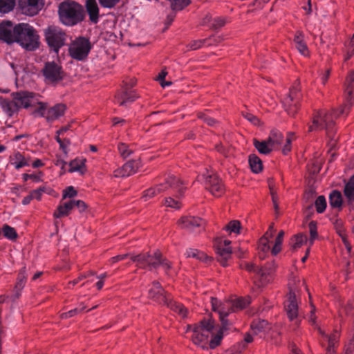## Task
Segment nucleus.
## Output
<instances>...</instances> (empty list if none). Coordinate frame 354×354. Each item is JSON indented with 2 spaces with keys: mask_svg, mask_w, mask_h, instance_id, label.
Instances as JSON below:
<instances>
[{
  "mask_svg": "<svg viewBox=\"0 0 354 354\" xmlns=\"http://www.w3.org/2000/svg\"><path fill=\"white\" fill-rule=\"evenodd\" d=\"M12 100L3 99L0 104L9 116H12L20 109H27L33 106L35 103V94L28 91H19L12 94Z\"/></svg>",
  "mask_w": 354,
  "mask_h": 354,
  "instance_id": "nucleus-1",
  "label": "nucleus"
},
{
  "mask_svg": "<svg viewBox=\"0 0 354 354\" xmlns=\"http://www.w3.org/2000/svg\"><path fill=\"white\" fill-rule=\"evenodd\" d=\"M61 21L66 26H74L84 19L82 6L75 1H64L59 6Z\"/></svg>",
  "mask_w": 354,
  "mask_h": 354,
  "instance_id": "nucleus-2",
  "label": "nucleus"
},
{
  "mask_svg": "<svg viewBox=\"0 0 354 354\" xmlns=\"http://www.w3.org/2000/svg\"><path fill=\"white\" fill-rule=\"evenodd\" d=\"M149 297L157 302L166 304L182 318L187 317V309L183 304L169 299L158 282L153 283L152 287L149 290Z\"/></svg>",
  "mask_w": 354,
  "mask_h": 354,
  "instance_id": "nucleus-3",
  "label": "nucleus"
},
{
  "mask_svg": "<svg viewBox=\"0 0 354 354\" xmlns=\"http://www.w3.org/2000/svg\"><path fill=\"white\" fill-rule=\"evenodd\" d=\"M19 33L16 39L18 43L24 49L32 51L39 48V36L35 28L28 24H18Z\"/></svg>",
  "mask_w": 354,
  "mask_h": 354,
  "instance_id": "nucleus-4",
  "label": "nucleus"
},
{
  "mask_svg": "<svg viewBox=\"0 0 354 354\" xmlns=\"http://www.w3.org/2000/svg\"><path fill=\"white\" fill-rule=\"evenodd\" d=\"M170 189L176 192L180 196L183 195L185 190L180 180L173 175L169 176L164 183H161L156 187H151L146 190L142 198L145 201H147L156 195Z\"/></svg>",
  "mask_w": 354,
  "mask_h": 354,
  "instance_id": "nucleus-5",
  "label": "nucleus"
},
{
  "mask_svg": "<svg viewBox=\"0 0 354 354\" xmlns=\"http://www.w3.org/2000/svg\"><path fill=\"white\" fill-rule=\"evenodd\" d=\"M214 323L211 320H203L193 328L192 342L203 349L207 348L209 337L212 333Z\"/></svg>",
  "mask_w": 354,
  "mask_h": 354,
  "instance_id": "nucleus-6",
  "label": "nucleus"
},
{
  "mask_svg": "<svg viewBox=\"0 0 354 354\" xmlns=\"http://www.w3.org/2000/svg\"><path fill=\"white\" fill-rule=\"evenodd\" d=\"M92 44L88 38L78 37L72 40L68 45V55L75 60H85L91 50Z\"/></svg>",
  "mask_w": 354,
  "mask_h": 354,
  "instance_id": "nucleus-7",
  "label": "nucleus"
},
{
  "mask_svg": "<svg viewBox=\"0 0 354 354\" xmlns=\"http://www.w3.org/2000/svg\"><path fill=\"white\" fill-rule=\"evenodd\" d=\"M240 267L249 272H256L258 274V281L255 282V286L257 288L263 287L269 283L272 280V274L274 270V266L272 263L259 268L252 263L243 261L240 263Z\"/></svg>",
  "mask_w": 354,
  "mask_h": 354,
  "instance_id": "nucleus-8",
  "label": "nucleus"
},
{
  "mask_svg": "<svg viewBox=\"0 0 354 354\" xmlns=\"http://www.w3.org/2000/svg\"><path fill=\"white\" fill-rule=\"evenodd\" d=\"M44 35L48 46L56 53L59 52L60 48L65 44L66 41V33L57 26H48L44 30Z\"/></svg>",
  "mask_w": 354,
  "mask_h": 354,
  "instance_id": "nucleus-9",
  "label": "nucleus"
},
{
  "mask_svg": "<svg viewBox=\"0 0 354 354\" xmlns=\"http://www.w3.org/2000/svg\"><path fill=\"white\" fill-rule=\"evenodd\" d=\"M333 126L332 115L325 111H319L313 118V124L309 127V131L325 129L328 136L331 137Z\"/></svg>",
  "mask_w": 354,
  "mask_h": 354,
  "instance_id": "nucleus-10",
  "label": "nucleus"
},
{
  "mask_svg": "<svg viewBox=\"0 0 354 354\" xmlns=\"http://www.w3.org/2000/svg\"><path fill=\"white\" fill-rule=\"evenodd\" d=\"M345 84V103L335 113L337 118L348 115L351 107L354 104V71L348 75Z\"/></svg>",
  "mask_w": 354,
  "mask_h": 354,
  "instance_id": "nucleus-11",
  "label": "nucleus"
},
{
  "mask_svg": "<svg viewBox=\"0 0 354 354\" xmlns=\"http://www.w3.org/2000/svg\"><path fill=\"white\" fill-rule=\"evenodd\" d=\"M41 72L47 84H57L62 81L64 76L62 66L55 62H46Z\"/></svg>",
  "mask_w": 354,
  "mask_h": 354,
  "instance_id": "nucleus-12",
  "label": "nucleus"
},
{
  "mask_svg": "<svg viewBox=\"0 0 354 354\" xmlns=\"http://www.w3.org/2000/svg\"><path fill=\"white\" fill-rule=\"evenodd\" d=\"M66 111V106L63 104H55L47 109V104L44 102H38V108L36 113L42 117H45L48 122L54 121L62 117Z\"/></svg>",
  "mask_w": 354,
  "mask_h": 354,
  "instance_id": "nucleus-13",
  "label": "nucleus"
},
{
  "mask_svg": "<svg viewBox=\"0 0 354 354\" xmlns=\"http://www.w3.org/2000/svg\"><path fill=\"white\" fill-rule=\"evenodd\" d=\"M211 304L212 310L218 313L222 325H227V320L225 317L231 313L234 312V310H232V301L231 300H226L221 302L216 298L212 297Z\"/></svg>",
  "mask_w": 354,
  "mask_h": 354,
  "instance_id": "nucleus-14",
  "label": "nucleus"
},
{
  "mask_svg": "<svg viewBox=\"0 0 354 354\" xmlns=\"http://www.w3.org/2000/svg\"><path fill=\"white\" fill-rule=\"evenodd\" d=\"M301 99V94L298 86H293L288 95L283 100V104L287 113L293 115L297 111L298 103Z\"/></svg>",
  "mask_w": 354,
  "mask_h": 354,
  "instance_id": "nucleus-15",
  "label": "nucleus"
},
{
  "mask_svg": "<svg viewBox=\"0 0 354 354\" xmlns=\"http://www.w3.org/2000/svg\"><path fill=\"white\" fill-rule=\"evenodd\" d=\"M204 176L206 188L213 196L220 197L224 193V187L217 175L207 171Z\"/></svg>",
  "mask_w": 354,
  "mask_h": 354,
  "instance_id": "nucleus-16",
  "label": "nucleus"
},
{
  "mask_svg": "<svg viewBox=\"0 0 354 354\" xmlns=\"http://www.w3.org/2000/svg\"><path fill=\"white\" fill-rule=\"evenodd\" d=\"M18 24L13 26L10 21L0 24V40L12 44L16 42L19 33Z\"/></svg>",
  "mask_w": 354,
  "mask_h": 354,
  "instance_id": "nucleus-17",
  "label": "nucleus"
},
{
  "mask_svg": "<svg viewBox=\"0 0 354 354\" xmlns=\"http://www.w3.org/2000/svg\"><path fill=\"white\" fill-rule=\"evenodd\" d=\"M19 8L21 12L28 16H34L42 9L44 0H18Z\"/></svg>",
  "mask_w": 354,
  "mask_h": 354,
  "instance_id": "nucleus-18",
  "label": "nucleus"
},
{
  "mask_svg": "<svg viewBox=\"0 0 354 354\" xmlns=\"http://www.w3.org/2000/svg\"><path fill=\"white\" fill-rule=\"evenodd\" d=\"M146 256L145 267L147 266L150 270L156 269L159 266H161L165 272L170 269V263L162 257L159 251H156L152 254H146Z\"/></svg>",
  "mask_w": 354,
  "mask_h": 354,
  "instance_id": "nucleus-19",
  "label": "nucleus"
},
{
  "mask_svg": "<svg viewBox=\"0 0 354 354\" xmlns=\"http://www.w3.org/2000/svg\"><path fill=\"white\" fill-rule=\"evenodd\" d=\"M177 224L182 229L192 232H198L203 227L205 223L198 217L183 216L178 220Z\"/></svg>",
  "mask_w": 354,
  "mask_h": 354,
  "instance_id": "nucleus-20",
  "label": "nucleus"
},
{
  "mask_svg": "<svg viewBox=\"0 0 354 354\" xmlns=\"http://www.w3.org/2000/svg\"><path fill=\"white\" fill-rule=\"evenodd\" d=\"M285 310L288 317L290 321H295L297 324L298 305L296 299V293L293 290H290L287 295V299L284 304Z\"/></svg>",
  "mask_w": 354,
  "mask_h": 354,
  "instance_id": "nucleus-21",
  "label": "nucleus"
},
{
  "mask_svg": "<svg viewBox=\"0 0 354 354\" xmlns=\"http://www.w3.org/2000/svg\"><path fill=\"white\" fill-rule=\"evenodd\" d=\"M140 167V160H133L126 162L122 167L114 171L115 177H127L135 174Z\"/></svg>",
  "mask_w": 354,
  "mask_h": 354,
  "instance_id": "nucleus-22",
  "label": "nucleus"
},
{
  "mask_svg": "<svg viewBox=\"0 0 354 354\" xmlns=\"http://www.w3.org/2000/svg\"><path fill=\"white\" fill-rule=\"evenodd\" d=\"M230 241L224 240L223 241L218 243L216 246L218 260L223 266H227V261L231 257L232 249L230 246Z\"/></svg>",
  "mask_w": 354,
  "mask_h": 354,
  "instance_id": "nucleus-23",
  "label": "nucleus"
},
{
  "mask_svg": "<svg viewBox=\"0 0 354 354\" xmlns=\"http://www.w3.org/2000/svg\"><path fill=\"white\" fill-rule=\"evenodd\" d=\"M138 97L134 90L124 88L115 96L116 102L120 106L131 103Z\"/></svg>",
  "mask_w": 354,
  "mask_h": 354,
  "instance_id": "nucleus-24",
  "label": "nucleus"
},
{
  "mask_svg": "<svg viewBox=\"0 0 354 354\" xmlns=\"http://www.w3.org/2000/svg\"><path fill=\"white\" fill-rule=\"evenodd\" d=\"M86 12L89 20L93 24L98 23L100 20V8L96 0H86L85 3Z\"/></svg>",
  "mask_w": 354,
  "mask_h": 354,
  "instance_id": "nucleus-25",
  "label": "nucleus"
},
{
  "mask_svg": "<svg viewBox=\"0 0 354 354\" xmlns=\"http://www.w3.org/2000/svg\"><path fill=\"white\" fill-rule=\"evenodd\" d=\"M318 330L320 334L328 341L327 353L333 354L335 352V347L337 344L339 335L337 330H335L330 335H326L320 328H318Z\"/></svg>",
  "mask_w": 354,
  "mask_h": 354,
  "instance_id": "nucleus-26",
  "label": "nucleus"
},
{
  "mask_svg": "<svg viewBox=\"0 0 354 354\" xmlns=\"http://www.w3.org/2000/svg\"><path fill=\"white\" fill-rule=\"evenodd\" d=\"M10 161L11 164L14 165L17 169L30 165V160L19 151L15 152L13 155L10 156Z\"/></svg>",
  "mask_w": 354,
  "mask_h": 354,
  "instance_id": "nucleus-27",
  "label": "nucleus"
},
{
  "mask_svg": "<svg viewBox=\"0 0 354 354\" xmlns=\"http://www.w3.org/2000/svg\"><path fill=\"white\" fill-rule=\"evenodd\" d=\"M304 35L301 32H297L294 38L295 47L298 51L304 56L309 55V50L304 41Z\"/></svg>",
  "mask_w": 354,
  "mask_h": 354,
  "instance_id": "nucleus-28",
  "label": "nucleus"
},
{
  "mask_svg": "<svg viewBox=\"0 0 354 354\" xmlns=\"http://www.w3.org/2000/svg\"><path fill=\"white\" fill-rule=\"evenodd\" d=\"M72 209H73V200L64 202L58 205L56 211L53 213V216L55 218L66 216Z\"/></svg>",
  "mask_w": 354,
  "mask_h": 354,
  "instance_id": "nucleus-29",
  "label": "nucleus"
},
{
  "mask_svg": "<svg viewBox=\"0 0 354 354\" xmlns=\"http://www.w3.org/2000/svg\"><path fill=\"white\" fill-rule=\"evenodd\" d=\"M227 325H222V326L216 331V333L214 332V329L212 330V333L210 335L212 336L211 340L209 341V347L211 348H214L218 345L220 344L221 341L223 338V333L225 330H227Z\"/></svg>",
  "mask_w": 354,
  "mask_h": 354,
  "instance_id": "nucleus-30",
  "label": "nucleus"
},
{
  "mask_svg": "<svg viewBox=\"0 0 354 354\" xmlns=\"http://www.w3.org/2000/svg\"><path fill=\"white\" fill-rule=\"evenodd\" d=\"M227 325H222V326L216 331V333L214 332V329L212 330V333L210 335L212 336L211 340L209 341V347L211 348H214L218 345L220 344L221 341L223 338V333L225 330H227Z\"/></svg>",
  "mask_w": 354,
  "mask_h": 354,
  "instance_id": "nucleus-31",
  "label": "nucleus"
},
{
  "mask_svg": "<svg viewBox=\"0 0 354 354\" xmlns=\"http://www.w3.org/2000/svg\"><path fill=\"white\" fill-rule=\"evenodd\" d=\"M342 196L339 191H333L329 196L330 205L333 208L341 209L342 206Z\"/></svg>",
  "mask_w": 354,
  "mask_h": 354,
  "instance_id": "nucleus-32",
  "label": "nucleus"
},
{
  "mask_svg": "<svg viewBox=\"0 0 354 354\" xmlns=\"http://www.w3.org/2000/svg\"><path fill=\"white\" fill-rule=\"evenodd\" d=\"M283 139V137L281 133L278 131L273 130L271 131L267 140L272 149H274L282 144Z\"/></svg>",
  "mask_w": 354,
  "mask_h": 354,
  "instance_id": "nucleus-33",
  "label": "nucleus"
},
{
  "mask_svg": "<svg viewBox=\"0 0 354 354\" xmlns=\"http://www.w3.org/2000/svg\"><path fill=\"white\" fill-rule=\"evenodd\" d=\"M307 242V236L304 234H298L292 237L290 245L292 250H297Z\"/></svg>",
  "mask_w": 354,
  "mask_h": 354,
  "instance_id": "nucleus-34",
  "label": "nucleus"
},
{
  "mask_svg": "<svg viewBox=\"0 0 354 354\" xmlns=\"http://www.w3.org/2000/svg\"><path fill=\"white\" fill-rule=\"evenodd\" d=\"M249 164L252 171L254 173H259L263 169L261 159L255 154H252L249 156Z\"/></svg>",
  "mask_w": 354,
  "mask_h": 354,
  "instance_id": "nucleus-35",
  "label": "nucleus"
},
{
  "mask_svg": "<svg viewBox=\"0 0 354 354\" xmlns=\"http://www.w3.org/2000/svg\"><path fill=\"white\" fill-rule=\"evenodd\" d=\"M231 301H232L233 304L232 310H234L235 312L236 310L245 308L250 304L251 299L250 297L245 298L240 297L235 299H232Z\"/></svg>",
  "mask_w": 354,
  "mask_h": 354,
  "instance_id": "nucleus-36",
  "label": "nucleus"
},
{
  "mask_svg": "<svg viewBox=\"0 0 354 354\" xmlns=\"http://www.w3.org/2000/svg\"><path fill=\"white\" fill-rule=\"evenodd\" d=\"M270 240L266 238H261L259 242L258 249L259 250V258L263 259L266 254L270 250V246L269 245Z\"/></svg>",
  "mask_w": 354,
  "mask_h": 354,
  "instance_id": "nucleus-37",
  "label": "nucleus"
},
{
  "mask_svg": "<svg viewBox=\"0 0 354 354\" xmlns=\"http://www.w3.org/2000/svg\"><path fill=\"white\" fill-rule=\"evenodd\" d=\"M254 145L258 151L263 154H268L273 149L267 140L262 142L254 140Z\"/></svg>",
  "mask_w": 354,
  "mask_h": 354,
  "instance_id": "nucleus-38",
  "label": "nucleus"
},
{
  "mask_svg": "<svg viewBox=\"0 0 354 354\" xmlns=\"http://www.w3.org/2000/svg\"><path fill=\"white\" fill-rule=\"evenodd\" d=\"M254 333L259 334L268 328V323L266 320H255L251 324Z\"/></svg>",
  "mask_w": 354,
  "mask_h": 354,
  "instance_id": "nucleus-39",
  "label": "nucleus"
},
{
  "mask_svg": "<svg viewBox=\"0 0 354 354\" xmlns=\"http://www.w3.org/2000/svg\"><path fill=\"white\" fill-rule=\"evenodd\" d=\"M224 230L229 234L234 233L239 234L241 230V223L237 220H232L225 226Z\"/></svg>",
  "mask_w": 354,
  "mask_h": 354,
  "instance_id": "nucleus-40",
  "label": "nucleus"
},
{
  "mask_svg": "<svg viewBox=\"0 0 354 354\" xmlns=\"http://www.w3.org/2000/svg\"><path fill=\"white\" fill-rule=\"evenodd\" d=\"M84 159H75L69 163V172L80 171L83 173L82 169L85 166Z\"/></svg>",
  "mask_w": 354,
  "mask_h": 354,
  "instance_id": "nucleus-41",
  "label": "nucleus"
},
{
  "mask_svg": "<svg viewBox=\"0 0 354 354\" xmlns=\"http://www.w3.org/2000/svg\"><path fill=\"white\" fill-rule=\"evenodd\" d=\"M344 192L349 201H354V175L351 177L349 181L346 184Z\"/></svg>",
  "mask_w": 354,
  "mask_h": 354,
  "instance_id": "nucleus-42",
  "label": "nucleus"
},
{
  "mask_svg": "<svg viewBox=\"0 0 354 354\" xmlns=\"http://www.w3.org/2000/svg\"><path fill=\"white\" fill-rule=\"evenodd\" d=\"M185 255L187 257L196 258L201 261H205L208 259L206 254L198 251L196 249H189L188 250L186 251Z\"/></svg>",
  "mask_w": 354,
  "mask_h": 354,
  "instance_id": "nucleus-43",
  "label": "nucleus"
},
{
  "mask_svg": "<svg viewBox=\"0 0 354 354\" xmlns=\"http://www.w3.org/2000/svg\"><path fill=\"white\" fill-rule=\"evenodd\" d=\"M118 149L120 156L124 159L127 158L133 152V150L131 149L129 145L124 142H120L118 144Z\"/></svg>",
  "mask_w": 354,
  "mask_h": 354,
  "instance_id": "nucleus-44",
  "label": "nucleus"
},
{
  "mask_svg": "<svg viewBox=\"0 0 354 354\" xmlns=\"http://www.w3.org/2000/svg\"><path fill=\"white\" fill-rule=\"evenodd\" d=\"M15 5V0H0V12H8L13 9Z\"/></svg>",
  "mask_w": 354,
  "mask_h": 354,
  "instance_id": "nucleus-45",
  "label": "nucleus"
},
{
  "mask_svg": "<svg viewBox=\"0 0 354 354\" xmlns=\"http://www.w3.org/2000/svg\"><path fill=\"white\" fill-rule=\"evenodd\" d=\"M2 232L3 233L4 236L10 240H15L17 237L16 230L13 227L8 225H4L3 226Z\"/></svg>",
  "mask_w": 354,
  "mask_h": 354,
  "instance_id": "nucleus-46",
  "label": "nucleus"
},
{
  "mask_svg": "<svg viewBox=\"0 0 354 354\" xmlns=\"http://www.w3.org/2000/svg\"><path fill=\"white\" fill-rule=\"evenodd\" d=\"M171 7L173 10L179 11L188 6L189 0H170Z\"/></svg>",
  "mask_w": 354,
  "mask_h": 354,
  "instance_id": "nucleus-47",
  "label": "nucleus"
},
{
  "mask_svg": "<svg viewBox=\"0 0 354 354\" xmlns=\"http://www.w3.org/2000/svg\"><path fill=\"white\" fill-rule=\"evenodd\" d=\"M26 278H27V276L26 274V268H24L21 270V271L19 274L17 281V283H16L15 287H16L19 289H23L24 288V286H25V283L26 281Z\"/></svg>",
  "mask_w": 354,
  "mask_h": 354,
  "instance_id": "nucleus-48",
  "label": "nucleus"
},
{
  "mask_svg": "<svg viewBox=\"0 0 354 354\" xmlns=\"http://www.w3.org/2000/svg\"><path fill=\"white\" fill-rule=\"evenodd\" d=\"M316 211L318 213H322L324 212L326 207V201L324 196H319L315 201V203Z\"/></svg>",
  "mask_w": 354,
  "mask_h": 354,
  "instance_id": "nucleus-49",
  "label": "nucleus"
},
{
  "mask_svg": "<svg viewBox=\"0 0 354 354\" xmlns=\"http://www.w3.org/2000/svg\"><path fill=\"white\" fill-rule=\"evenodd\" d=\"M85 308H86L85 306H84L83 304H81L80 307H79V308H75L73 310H71L66 312V313H62L60 317L62 319H68V318L72 317L77 315L78 313H81Z\"/></svg>",
  "mask_w": 354,
  "mask_h": 354,
  "instance_id": "nucleus-50",
  "label": "nucleus"
},
{
  "mask_svg": "<svg viewBox=\"0 0 354 354\" xmlns=\"http://www.w3.org/2000/svg\"><path fill=\"white\" fill-rule=\"evenodd\" d=\"M309 231H310V239L309 245L311 246L315 239L317 237V225L314 221H311L309 223Z\"/></svg>",
  "mask_w": 354,
  "mask_h": 354,
  "instance_id": "nucleus-51",
  "label": "nucleus"
},
{
  "mask_svg": "<svg viewBox=\"0 0 354 354\" xmlns=\"http://www.w3.org/2000/svg\"><path fill=\"white\" fill-rule=\"evenodd\" d=\"M227 23V20L223 17H216L210 24V28L217 29L223 27Z\"/></svg>",
  "mask_w": 354,
  "mask_h": 354,
  "instance_id": "nucleus-52",
  "label": "nucleus"
},
{
  "mask_svg": "<svg viewBox=\"0 0 354 354\" xmlns=\"http://www.w3.org/2000/svg\"><path fill=\"white\" fill-rule=\"evenodd\" d=\"M131 259L133 262H137L140 268H145V261H147L146 254H140L136 256H131Z\"/></svg>",
  "mask_w": 354,
  "mask_h": 354,
  "instance_id": "nucleus-53",
  "label": "nucleus"
},
{
  "mask_svg": "<svg viewBox=\"0 0 354 354\" xmlns=\"http://www.w3.org/2000/svg\"><path fill=\"white\" fill-rule=\"evenodd\" d=\"M164 205L168 207H171L174 209H179L180 207V201L171 197H168L165 198Z\"/></svg>",
  "mask_w": 354,
  "mask_h": 354,
  "instance_id": "nucleus-54",
  "label": "nucleus"
},
{
  "mask_svg": "<svg viewBox=\"0 0 354 354\" xmlns=\"http://www.w3.org/2000/svg\"><path fill=\"white\" fill-rule=\"evenodd\" d=\"M98 2L102 8L111 9L116 6L120 0H98Z\"/></svg>",
  "mask_w": 354,
  "mask_h": 354,
  "instance_id": "nucleus-55",
  "label": "nucleus"
},
{
  "mask_svg": "<svg viewBox=\"0 0 354 354\" xmlns=\"http://www.w3.org/2000/svg\"><path fill=\"white\" fill-rule=\"evenodd\" d=\"M294 139V133L289 132L287 135L286 139V144L283 147V153L284 154H286L288 153L291 149V142Z\"/></svg>",
  "mask_w": 354,
  "mask_h": 354,
  "instance_id": "nucleus-56",
  "label": "nucleus"
},
{
  "mask_svg": "<svg viewBox=\"0 0 354 354\" xmlns=\"http://www.w3.org/2000/svg\"><path fill=\"white\" fill-rule=\"evenodd\" d=\"M77 194V192L74 187L73 186H69L63 191L62 199H66V198H71L76 196Z\"/></svg>",
  "mask_w": 354,
  "mask_h": 354,
  "instance_id": "nucleus-57",
  "label": "nucleus"
},
{
  "mask_svg": "<svg viewBox=\"0 0 354 354\" xmlns=\"http://www.w3.org/2000/svg\"><path fill=\"white\" fill-rule=\"evenodd\" d=\"M41 176H42L41 172H39L37 174H23V178L25 181H27L29 179H32V180H34L35 182H40V181H41Z\"/></svg>",
  "mask_w": 354,
  "mask_h": 354,
  "instance_id": "nucleus-58",
  "label": "nucleus"
},
{
  "mask_svg": "<svg viewBox=\"0 0 354 354\" xmlns=\"http://www.w3.org/2000/svg\"><path fill=\"white\" fill-rule=\"evenodd\" d=\"M283 243V240L280 239L276 238L274 241V245L271 250V252L273 255H277L281 250V245Z\"/></svg>",
  "mask_w": 354,
  "mask_h": 354,
  "instance_id": "nucleus-59",
  "label": "nucleus"
},
{
  "mask_svg": "<svg viewBox=\"0 0 354 354\" xmlns=\"http://www.w3.org/2000/svg\"><path fill=\"white\" fill-rule=\"evenodd\" d=\"M73 208L76 207L80 212H84L87 208L86 203L81 200H73Z\"/></svg>",
  "mask_w": 354,
  "mask_h": 354,
  "instance_id": "nucleus-60",
  "label": "nucleus"
},
{
  "mask_svg": "<svg viewBox=\"0 0 354 354\" xmlns=\"http://www.w3.org/2000/svg\"><path fill=\"white\" fill-rule=\"evenodd\" d=\"M243 115L245 119H247L251 123H252L255 125L260 124V121H259V118H257L256 116L253 115L252 114L249 113H243Z\"/></svg>",
  "mask_w": 354,
  "mask_h": 354,
  "instance_id": "nucleus-61",
  "label": "nucleus"
},
{
  "mask_svg": "<svg viewBox=\"0 0 354 354\" xmlns=\"http://www.w3.org/2000/svg\"><path fill=\"white\" fill-rule=\"evenodd\" d=\"M205 40L199 39V40H195L192 41L189 44V48L190 50H196L199 48H201L203 44H204Z\"/></svg>",
  "mask_w": 354,
  "mask_h": 354,
  "instance_id": "nucleus-62",
  "label": "nucleus"
},
{
  "mask_svg": "<svg viewBox=\"0 0 354 354\" xmlns=\"http://www.w3.org/2000/svg\"><path fill=\"white\" fill-rule=\"evenodd\" d=\"M44 189L43 188H39L37 189L33 190L30 194L32 196V199L35 198L38 201L41 199V195L44 193Z\"/></svg>",
  "mask_w": 354,
  "mask_h": 354,
  "instance_id": "nucleus-63",
  "label": "nucleus"
},
{
  "mask_svg": "<svg viewBox=\"0 0 354 354\" xmlns=\"http://www.w3.org/2000/svg\"><path fill=\"white\" fill-rule=\"evenodd\" d=\"M354 351V337L351 342L346 346L344 354H352Z\"/></svg>",
  "mask_w": 354,
  "mask_h": 354,
  "instance_id": "nucleus-64",
  "label": "nucleus"
}]
</instances>
